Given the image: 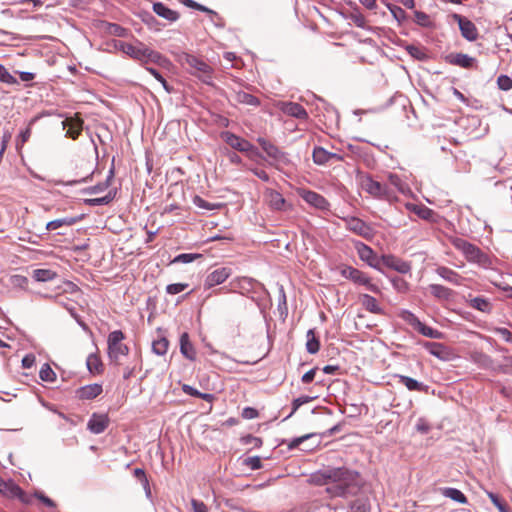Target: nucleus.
<instances>
[{
    "label": "nucleus",
    "instance_id": "nucleus-1",
    "mask_svg": "<svg viewBox=\"0 0 512 512\" xmlns=\"http://www.w3.org/2000/svg\"><path fill=\"white\" fill-rule=\"evenodd\" d=\"M310 482L315 485L331 484L326 488L332 497H347L358 490V473L344 467L326 468L313 473Z\"/></svg>",
    "mask_w": 512,
    "mask_h": 512
},
{
    "label": "nucleus",
    "instance_id": "nucleus-2",
    "mask_svg": "<svg viewBox=\"0 0 512 512\" xmlns=\"http://www.w3.org/2000/svg\"><path fill=\"white\" fill-rule=\"evenodd\" d=\"M114 47L132 59L140 62L159 63L162 59V55L160 53L150 49L139 40H135L134 43L117 41L115 42Z\"/></svg>",
    "mask_w": 512,
    "mask_h": 512
},
{
    "label": "nucleus",
    "instance_id": "nucleus-3",
    "mask_svg": "<svg viewBox=\"0 0 512 512\" xmlns=\"http://www.w3.org/2000/svg\"><path fill=\"white\" fill-rule=\"evenodd\" d=\"M177 61L184 66L191 75L197 77L203 83L207 85L213 84L214 70L204 60L183 52L178 55Z\"/></svg>",
    "mask_w": 512,
    "mask_h": 512
},
{
    "label": "nucleus",
    "instance_id": "nucleus-4",
    "mask_svg": "<svg viewBox=\"0 0 512 512\" xmlns=\"http://www.w3.org/2000/svg\"><path fill=\"white\" fill-rule=\"evenodd\" d=\"M451 243L462 252L468 262L475 263L485 269L492 266L491 258L474 244L459 237L452 238Z\"/></svg>",
    "mask_w": 512,
    "mask_h": 512
},
{
    "label": "nucleus",
    "instance_id": "nucleus-5",
    "mask_svg": "<svg viewBox=\"0 0 512 512\" xmlns=\"http://www.w3.org/2000/svg\"><path fill=\"white\" fill-rule=\"evenodd\" d=\"M125 335L120 330H114L110 332L107 339L108 344V356L112 362L119 365L120 356H126L129 353V348L126 344H123Z\"/></svg>",
    "mask_w": 512,
    "mask_h": 512
},
{
    "label": "nucleus",
    "instance_id": "nucleus-6",
    "mask_svg": "<svg viewBox=\"0 0 512 512\" xmlns=\"http://www.w3.org/2000/svg\"><path fill=\"white\" fill-rule=\"evenodd\" d=\"M220 137L231 148L240 152L247 153L248 157L251 159H255L256 157L260 156L257 148H255L249 141L232 132L224 131L221 133Z\"/></svg>",
    "mask_w": 512,
    "mask_h": 512
},
{
    "label": "nucleus",
    "instance_id": "nucleus-7",
    "mask_svg": "<svg viewBox=\"0 0 512 512\" xmlns=\"http://www.w3.org/2000/svg\"><path fill=\"white\" fill-rule=\"evenodd\" d=\"M361 186L363 190L375 198L384 199L390 202L397 199L390 187L373 180L371 177H364L362 179Z\"/></svg>",
    "mask_w": 512,
    "mask_h": 512
},
{
    "label": "nucleus",
    "instance_id": "nucleus-8",
    "mask_svg": "<svg viewBox=\"0 0 512 512\" xmlns=\"http://www.w3.org/2000/svg\"><path fill=\"white\" fill-rule=\"evenodd\" d=\"M345 223H346V228L349 231H351L365 239H371L374 236V231L370 227V225H368L367 223H365L363 220H361L359 218H356V217L347 218L345 220Z\"/></svg>",
    "mask_w": 512,
    "mask_h": 512
},
{
    "label": "nucleus",
    "instance_id": "nucleus-9",
    "mask_svg": "<svg viewBox=\"0 0 512 512\" xmlns=\"http://www.w3.org/2000/svg\"><path fill=\"white\" fill-rule=\"evenodd\" d=\"M231 275V269L227 267L217 268L205 277L203 287L204 289H211L214 286L224 283Z\"/></svg>",
    "mask_w": 512,
    "mask_h": 512
},
{
    "label": "nucleus",
    "instance_id": "nucleus-10",
    "mask_svg": "<svg viewBox=\"0 0 512 512\" xmlns=\"http://www.w3.org/2000/svg\"><path fill=\"white\" fill-rule=\"evenodd\" d=\"M299 195L307 204L316 209L328 210L329 208V202L322 195L314 191L302 189L299 191Z\"/></svg>",
    "mask_w": 512,
    "mask_h": 512
},
{
    "label": "nucleus",
    "instance_id": "nucleus-11",
    "mask_svg": "<svg viewBox=\"0 0 512 512\" xmlns=\"http://www.w3.org/2000/svg\"><path fill=\"white\" fill-rule=\"evenodd\" d=\"M275 106L283 113L295 117L297 119H306L308 114L304 107L295 102L278 101Z\"/></svg>",
    "mask_w": 512,
    "mask_h": 512
},
{
    "label": "nucleus",
    "instance_id": "nucleus-12",
    "mask_svg": "<svg viewBox=\"0 0 512 512\" xmlns=\"http://www.w3.org/2000/svg\"><path fill=\"white\" fill-rule=\"evenodd\" d=\"M453 17L458 22L461 34L465 39H467L468 41H474L477 39V29L470 20L458 14H454Z\"/></svg>",
    "mask_w": 512,
    "mask_h": 512
},
{
    "label": "nucleus",
    "instance_id": "nucleus-13",
    "mask_svg": "<svg viewBox=\"0 0 512 512\" xmlns=\"http://www.w3.org/2000/svg\"><path fill=\"white\" fill-rule=\"evenodd\" d=\"M383 264L391 268L401 274H406L411 271V264L407 261H404L394 255H383L382 256Z\"/></svg>",
    "mask_w": 512,
    "mask_h": 512
},
{
    "label": "nucleus",
    "instance_id": "nucleus-14",
    "mask_svg": "<svg viewBox=\"0 0 512 512\" xmlns=\"http://www.w3.org/2000/svg\"><path fill=\"white\" fill-rule=\"evenodd\" d=\"M423 347L436 358L447 361L450 359V350L442 343L438 342H424Z\"/></svg>",
    "mask_w": 512,
    "mask_h": 512
},
{
    "label": "nucleus",
    "instance_id": "nucleus-15",
    "mask_svg": "<svg viewBox=\"0 0 512 512\" xmlns=\"http://www.w3.org/2000/svg\"><path fill=\"white\" fill-rule=\"evenodd\" d=\"M83 121L78 117H68L62 121L63 129L66 130V136L76 139L82 131Z\"/></svg>",
    "mask_w": 512,
    "mask_h": 512
},
{
    "label": "nucleus",
    "instance_id": "nucleus-16",
    "mask_svg": "<svg viewBox=\"0 0 512 512\" xmlns=\"http://www.w3.org/2000/svg\"><path fill=\"white\" fill-rule=\"evenodd\" d=\"M109 419L107 415L104 414H93L90 420L88 421L87 428L90 432L94 434H100L105 431L108 427Z\"/></svg>",
    "mask_w": 512,
    "mask_h": 512
},
{
    "label": "nucleus",
    "instance_id": "nucleus-17",
    "mask_svg": "<svg viewBox=\"0 0 512 512\" xmlns=\"http://www.w3.org/2000/svg\"><path fill=\"white\" fill-rule=\"evenodd\" d=\"M435 271L439 277L455 286L463 284L464 278L446 266H438Z\"/></svg>",
    "mask_w": 512,
    "mask_h": 512
},
{
    "label": "nucleus",
    "instance_id": "nucleus-18",
    "mask_svg": "<svg viewBox=\"0 0 512 512\" xmlns=\"http://www.w3.org/2000/svg\"><path fill=\"white\" fill-rule=\"evenodd\" d=\"M312 157L313 161L318 165H324L332 159H336L337 161L342 160V157L340 155L328 152L323 147H315L313 150Z\"/></svg>",
    "mask_w": 512,
    "mask_h": 512
},
{
    "label": "nucleus",
    "instance_id": "nucleus-19",
    "mask_svg": "<svg viewBox=\"0 0 512 512\" xmlns=\"http://www.w3.org/2000/svg\"><path fill=\"white\" fill-rule=\"evenodd\" d=\"M359 302L366 311L373 314H383V309L373 296L369 294H361L359 296Z\"/></svg>",
    "mask_w": 512,
    "mask_h": 512
},
{
    "label": "nucleus",
    "instance_id": "nucleus-20",
    "mask_svg": "<svg viewBox=\"0 0 512 512\" xmlns=\"http://www.w3.org/2000/svg\"><path fill=\"white\" fill-rule=\"evenodd\" d=\"M0 493L12 498H21L23 495L21 488L12 480L5 481L2 478H0Z\"/></svg>",
    "mask_w": 512,
    "mask_h": 512
},
{
    "label": "nucleus",
    "instance_id": "nucleus-21",
    "mask_svg": "<svg viewBox=\"0 0 512 512\" xmlns=\"http://www.w3.org/2000/svg\"><path fill=\"white\" fill-rule=\"evenodd\" d=\"M102 392V386L100 384H89L85 385L77 390V396L83 400H90L96 398Z\"/></svg>",
    "mask_w": 512,
    "mask_h": 512
},
{
    "label": "nucleus",
    "instance_id": "nucleus-22",
    "mask_svg": "<svg viewBox=\"0 0 512 512\" xmlns=\"http://www.w3.org/2000/svg\"><path fill=\"white\" fill-rule=\"evenodd\" d=\"M447 59L449 63L462 68H471L476 62L475 58L462 53L450 54Z\"/></svg>",
    "mask_w": 512,
    "mask_h": 512
},
{
    "label": "nucleus",
    "instance_id": "nucleus-23",
    "mask_svg": "<svg viewBox=\"0 0 512 512\" xmlns=\"http://www.w3.org/2000/svg\"><path fill=\"white\" fill-rule=\"evenodd\" d=\"M253 280L248 277H238L233 279L230 285L231 292H240L243 294L244 292L249 291L252 288Z\"/></svg>",
    "mask_w": 512,
    "mask_h": 512
},
{
    "label": "nucleus",
    "instance_id": "nucleus-24",
    "mask_svg": "<svg viewBox=\"0 0 512 512\" xmlns=\"http://www.w3.org/2000/svg\"><path fill=\"white\" fill-rule=\"evenodd\" d=\"M153 11L160 17L170 21L174 22L179 18V14L168 8L166 5H164L161 2H157L153 4Z\"/></svg>",
    "mask_w": 512,
    "mask_h": 512
},
{
    "label": "nucleus",
    "instance_id": "nucleus-25",
    "mask_svg": "<svg viewBox=\"0 0 512 512\" xmlns=\"http://www.w3.org/2000/svg\"><path fill=\"white\" fill-rule=\"evenodd\" d=\"M266 198L272 209L280 211L285 208L286 201L279 192L275 190H268L266 192Z\"/></svg>",
    "mask_w": 512,
    "mask_h": 512
},
{
    "label": "nucleus",
    "instance_id": "nucleus-26",
    "mask_svg": "<svg viewBox=\"0 0 512 512\" xmlns=\"http://www.w3.org/2000/svg\"><path fill=\"white\" fill-rule=\"evenodd\" d=\"M180 351L184 357L189 360H194L196 356L195 349L190 342L188 333H183L180 336Z\"/></svg>",
    "mask_w": 512,
    "mask_h": 512
},
{
    "label": "nucleus",
    "instance_id": "nucleus-27",
    "mask_svg": "<svg viewBox=\"0 0 512 512\" xmlns=\"http://www.w3.org/2000/svg\"><path fill=\"white\" fill-rule=\"evenodd\" d=\"M266 154L273 160L274 165L279 164H287L288 158L287 155L282 152L278 147H276L274 144H271L268 146L265 150Z\"/></svg>",
    "mask_w": 512,
    "mask_h": 512
},
{
    "label": "nucleus",
    "instance_id": "nucleus-28",
    "mask_svg": "<svg viewBox=\"0 0 512 512\" xmlns=\"http://www.w3.org/2000/svg\"><path fill=\"white\" fill-rule=\"evenodd\" d=\"M388 184L389 186L395 188L398 192L403 195H409L411 193V189L407 183H405L398 175L389 174L388 176Z\"/></svg>",
    "mask_w": 512,
    "mask_h": 512
},
{
    "label": "nucleus",
    "instance_id": "nucleus-29",
    "mask_svg": "<svg viewBox=\"0 0 512 512\" xmlns=\"http://www.w3.org/2000/svg\"><path fill=\"white\" fill-rule=\"evenodd\" d=\"M405 207L415 213L417 216H419L421 219L424 220H431L433 218L434 212L430 208L424 206V205H416L413 203H407Z\"/></svg>",
    "mask_w": 512,
    "mask_h": 512
},
{
    "label": "nucleus",
    "instance_id": "nucleus-30",
    "mask_svg": "<svg viewBox=\"0 0 512 512\" xmlns=\"http://www.w3.org/2000/svg\"><path fill=\"white\" fill-rule=\"evenodd\" d=\"M429 291L435 298L440 300H449L453 295L451 289L440 284L429 285Z\"/></svg>",
    "mask_w": 512,
    "mask_h": 512
},
{
    "label": "nucleus",
    "instance_id": "nucleus-31",
    "mask_svg": "<svg viewBox=\"0 0 512 512\" xmlns=\"http://www.w3.org/2000/svg\"><path fill=\"white\" fill-rule=\"evenodd\" d=\"M356 249H357L359 258L362 261L367 262L371 267H376V265L373 264L375 255H374L373 250L369 246L365 245L364 243H357Z\"/></svg>",
    "mask_w": 512,
    "mask_h": 512
},
{
    "label": "nucleus",
    "instance_id": "nucleus-32",
    "mask_svg": "<svg viewBox=\"0 0 512 512\" xmlns=\"http://www.w3.org/2000/svg\"><path fill=\"white\" fill-rule=\"evenodd\" d=\"M340 274L346 278L354 282L355 284H359L364 273L352 266H343L340 269Z\"/></svg>",
    "mask_w": 512,
    "mask_h": 512
},
{
    "label": "nucleus",
    "instance_id": "nucleus-33",
    "mask_svg": "<svg viewBox=\"0 0 512 512\" xmlns=\"http://www.w3.org/2000/svg\"><path fill=\"white\" fill-rule=\"evenodd\" d=\"M235 101L239 104L257 107L260 105V100L254 95L245 91H238L235 93Z\"/></svg>",
    "mask_w": 512,
    "mask_h": 512
},
{
    "label": "nucleus",
    "instance_id": "nucleus-34",
    "mask_svg": "<svg viewBox=\"0 0 512 512\" xmlns=\"http://www.w3.org/2000/svg\"><path fill=\"white\" fill-rule=\"evenodd\" d=\"M470 358L473 363L477 364L481 368H490L493 364L491 357L480 351L472 352Z\"/></svg>",
    "mask_w": 512,
    "mask_h": 512
},
{
    "label": "nucleus",
    "instance_id": "nucleus-35",
    "mask_svg": "<svg viewBox=\"0 0 512 512\" xmlns=\"http://www.w3.org/2000/svg\"><path fill=\"white\" fill-rule=\"evenodd\" d=\"M469 306L478 310V311H481V312H484V313H490L491 310H492V305L491 303L489 302L488 299L484 298V297H474L472 298L470 301H469Z\"/></svg>",
    "mask_w": 512,
    "mask_h": 512
},
{
    "label": "nucleus",
    "instance_id": "nucleus-36",
    "mask_svg": "<svg viewBox=\"0 0 512 512\" xmlns=\"http://www.w3.org/2000/svg\"><path fill=\"white\" fill-rule=\"evenodd\" d=\"M398 378L400 383H402L410 391H423L426 388L423 383L409 376L398 375Z\"/></svg>",
    "mask_w": 512,
    "mask_h": 512
},
{
    "label": "nucleus",
    "instance_id": "nucleus-37",
    "mask_svg": "<svg viewBox=\"0 0 512 512\" xmlns=\"http://www.w3.org/2000/svg\"><path fill=\"white\" fill-rule=\"evenodd\" d=\"M75 223H76V218H73V217L56 219V220H52V221L48 222L46 224V229L48 231H53V230L59 229L62 226H72Z\"/></svg>",
    "mask_w": 512,
    "mask_h": 512
},
{
    "label": "nucleus",
    "instance_id": "nucleus-38",
    "mask_svg": "<svg viewBox=\"0 0 512 512\" xmlns=\"http://www.w3.org/2000/svg\"><path fill=\"white\" fill-rule=\"evenodd\" d=\"M419 333H421L423 336L432 338V339H442L444 337V334L436 330L430 326L425 325L424 323H420V325L416 329Z\"/></svg>",
    "mask_w": 512,
    "mask_h": 512
},
{
    "label": "nucleus",
    "instance_id": "nucleus-39",
    "mask_svg": "<svg viewBox=\"0 0 512 512\" xmlns=\"http://www.w3.org/2000/svg\"><path fill=\"white\" fill-rule=\"evenodd\" d=\"M306 349L310 354H316L320 349V343L315 336L314 330L310 329L307 332Z\"/></svg>",
    "mask_w": 512,
    "mask_h": 512
},
{
    "label": "nucleus",
    "instance_id": "nucleus-40",
    "mask_svg": "<svg viewBox=\"0 0 512 512\" xmlns=\"http://www.w3.org/2000/svg\"><path fill=\"white\" fill-rule=\"evenodd\" d=\"M56 276H57L56 272L51 269H36L33 272V278L39 282L51 281Z\"/></svg>",
    "mask_w": 512,
    "mask_h": 512
},
{
    "label": "nucleus",
    "instance_id": "nucleus-41",
    "mask_svg": "<svg viewBox=\"0 0 512 512\" xmlns=\"http://www.w3.org/2000/svg\"><path fill=\"white\" fill-rule=\"evenodd\" d=\"M443 495L461 504H465L467 502L466 496L459 489L456 488H445L443 490Z\"/></svg>",
    "mask_w": 512,
    "mask_h": 512
},
{
    "label": "nucleus",
    "instance_id": "nucleus-42",
    "mask_svg": "<svg viewBox=\"0 0 512 512\" xmlns=\"http://www.w3.org/2000/svg\"><path fill=\"white\" fill-rule=\"evenodd\" d=\"M86 365H87L88 370H89L91 373H100V372H101V368H102L101 360H100V358H99L96 354H94V353H91V354L87 357Z\"/></svg>",
    "mask_w": 512,
    "mask_h": 512
},
{
    "label": "nucleus",
    "instance_id": "nucleus-43",
    "mask_svg": "<svg viewBox=\"0 0 512 512\" xmlns=\"http://www.w3.org/2000/svg\"><path fill=\"white\" fill-rule=\"evenodd\" d=\"M399 317L415 329H417L421 323V321L418 319V317H416L414 313L406 309L400 311Z\"/></svg>",
    "mask_w": 512,
    "mask_h": 512
},
{
    "label": "nucleus",
    "instance_id": "nucleus-44",
    "mask_svg": "<svg viewBox=\"0 0 512 512\" xmlns=\"http://www.w3.org/2000/svg\"><path fill=\"white\" fill-rule=\"evenodd\" d=\"M168 340L166 338H160L152 343V351L157 355H165L168 350Z\"/></svg>",
    "mask_w": 512,
    "mask_h": 512
},
{
    "label": "nucleus",
    "instance_id": "nucleus-45",
    "mask_svg": "<svg viewBox=\"0 0 512 512\" xmlns=\"http://www.w3.org/2000/svg\"><path fill=\"white\" fill-rule=\"evenodd\" d=\"M39 377L42 381L54 382L56 379V374L49 366V364H44L39 371Z\"/></svg>",
    "mask_w": 512,
    "mask_h": 512
},
{
    "label": "nucleus",
    "instance_id": "nucleus-46",
    "mask_svg": "<svg viewBox=\"0 0 512 512\" xmlns=\"http://www.w3.org/2000/svg\"><path fill=\"white\" fill-rule=\"evenodd\" d=\"M393 288L399 293H406L409 291V283L400 277H393L390 279Z\"/></svg>",
    "mask_w": 512,
    "mask_h": 512
},
{
    "label": "nucleus",
    "instance_id": "nucleus-47",
    "mask_svg": "<svg viewBox=\"0 0 512 512\" xmlns=\"http://www.w3.org/2000/svg\"><path fill=\"white\" fill-rule=\"evenodd\" d=\"M200 257H201V255L197 254V253H182V254L177 255L174 258L173 262L187 264V263L193 262L194 260H196Z\"/></svg>",
    "mask_w": 512,
    "mask_h": 512
},
{
    "label": "nucleus",
    "instance_id": "nucleus-48",
    "mask_svg": "<svg viewBox=\"0 0 512 512\" xmlns=\"http://www.w3.org/2000/svg\"><path fill=\"white\" fill-rule=\"evenodd\" d=\"M0 82L10 85L17 83V79L2 64H0Z\"/></svg>",
    "mask_w": 512,
    "mask_h": 512
},
{
    "label": "nucleus",
    "instance_id": "nucleus-49",
    "mask_svg": "<svg viewBox=\"0 0 512 512\" xmlns=\"http://www.w3.org/2000/svg\"><path fill=\"white\" fill-rule=\"evenodd\" d=\"M358 285H363L370 292L380 294L381 289L376 284L372 283L371 279L364 273L360 283Z\"/></svg>",
    "mask_w": 512,
    "mask_h": 512
},
{
    "label": "nucleus",
    "instance_id": "nucleus-50",
    "mask_svg": "<svg viewBox=\"0 0 512 512\" xmlns=\"http://www.w3.org/2000/svg\"><path fill=\"white\" fill-rule=\"evenodd\" d=\"M193 203L196 207L205 209V210H214L219 207L218 204L209 203L199 196L194 197Z\"/></svg>",
    "mask_w": 512,
    "mask_h": 512
},
{
    "label": "nucleus",
    "instance_id": "nucleus-51",
    "mask_svg": "<svg viewBox=\"0 0 512 512\" xmlns=\"http://www.w3.org/2000/svg\"><path fill=\"white\" fill-rule=\"evenodd\" d=\"M10 284L13 287L26 288L28 285V278L23 275H12L10 277Z\"/></svg>",
    "mask_w": 512,
    "mask_h": 512
},
{
    "label": "nucleus",
    "instance_id": "nucleus-52",
    "mask_svg": "<svg viewBox=\"0 0 512 512\" xmlns=\"http://www.w3.org/2000/svg\"><path fill=\"white\" fill-rule=\"evenodd\" d=\"M107 31L111 35L125 37L128 34V30L118 24H109Z\"/></svg>",
    "mask_w": 512,
    "mask_h": 512
},
{
    "label": "nucleus",
    "instance_id": "nucleus-53",
    "mask_svg": "<svg viewBox=\"0 0 512 512\" xmlns=\"http://www.w3.org/2000/svg\"><path fill=\"white\" fill-rule=\"evenodd\" d=\"M497 84L501 90L508 91L512 88V79L507 75H500Z\"/></svg>",
    "mask_w": 512,
    "mask_h": 512
},
{
    "label": "nucleus",
    "instance_id": "nucleus-54",
    "mask_svg": "<svg viewBox=\"0 0 512 512\" xmlns=\"http://www.w3.org/2000/svg\"><path fill=\"white\" fill-rule=\"evenodd\" d=\"M188 287L187 283H173L166 287V292L171 295L181 293Z\"/></svg>",
    "mask_w": 512,
    "mask_h": 512
},
{
    "label": "nucleus",
    "instance_id": "nucleus-55",
    "mask_svg": "<svg viewBox=\"0 0 512 512\" xmlns=\"http://www.w3.org/2000/svg\"><path fill=\"white\" fill-rule=\"evenodd\" d=\"M146 69H147V71H148L152 76H154V78H155L157 81H159V82L162 84L163 88H164L167 92H170V91H171V89H170V87H169V85H168L167 81L164 79V77H163V76H162V75H161V74H160L156 69L151 68V67H148V68H146Z\"/></svg>",
    "mask_w": 512,
    "mask_h": 512
},
{
    "label": "nucleus",
    "instance_id": "nucleus-56",
    "mask_svg": "<svg viewBox=\"0 0 512 512\" xmlns=\"http://www.w3.org/2000/svg\"><path fill=\"white\" fill-rule=\"evenodd\" d=\"M244 462L251 470H258L262 467L261 459L258 456L248 457Z\"/></svg>",
    "mask_w": 512,
    "mask_h": 512
},
{
    "label": "nucleus",
    "instance_id": "nucleus-57",
    "mask_svg": "<svg viewBox=\"0 0 512 512\" xmlns=\"http://www.w3.org/2000/svg\"><path fill=\"white\" fill-rule=\"evenodd\" d=\"M349 18L357 27L364 28L366 26V19L359 12L351 13Z\"/></svg>",
    "mask_w": 512,
    "mask_h": 512
},
{
    "label": "nucleus",
    "instance_id": "nucleus-58",
    "mask_svg": "<svg viewBox=\"0 0 512 512\" xmlns=\"http://www.w3.org/2000/svg\"><path fill=\"white\" fill-rule=\"evenodd\" d=\"M492 331L501 336L506 342H512V333L504 327H495Z\"/></svg>",
    "mask_w": 512,
    "mask_h": 512
},
{
    "label": "nucleus",
    "instance_id": "nucleus-59",
    "mask_svg": "<svg viewBox=\"0 0 512 512\" xmlns=\"http://www.w3.org/2000/svg\"><path fill=\"white\" fill-rule=\"evenodd\" d=\"M313 399H314V397H310V396H300V397L294 399V401L292 403V405H293L292 413H294L296 410H298L299 407H301L302 405L311 402Z\"/></svg>",
    "mask_w": 512,
    "mask_h": 512
},
{
    "label": "nucleus",
    "instance_id": "nucleus-60",
    "mask_svg": "<svg viewBox=\"0 0 512 512\" xmlns=\"http://www.w3.org/2000/svg\"><path fill=\"white\" fill-rule=\"evenodd\" d=\"M113 176H114V171H113V169H110L105 183L98 184V185H95L94 187H92L91 188L92 192L93 193H98V192L103 191L105 188H107L110 185V181L113 178Z\"/></svg>",
    "mask_w": 512,
    "mask_h": 512
},
{
    "label": "nucleus",
    "instance_id": "nucleus-61",
    "mask_svg": "<svg viewBox=\"0 0 512 512\" xmlns=\"http://www.w3.org/2000/svg\"><path fill=\"white\" fill-rule=\"evenodd\" d=\"M430 425L424 418H419L416 423V430L421 434H427L430 431Z\"/></svg>",
    "mask_w": 512,
    "mask_h": 512
},
{
    "label": "nucleus",
    "instance_id": "nucleus-62",
    "mask_svg": "<svg viewBox=\"0 0 512 512\" xmlns=\"http://www.w3.org/2000/svg\"><path fill=\"white\" fill-rule=\"evenodd\" d=\"M408 53L416 59H423L425 54L424 52L417 46L410 45L407 47Z\"/></svg>",
    "mask_w": 512,
    "mask_h": 512
},
{
    "label": "nucleus",
    "instance_id": "nucleus-63",
    "mask_svg": "<svg viewBox=\"0 0 512 512\" xmlns=\"http://www.w3.org/2000/svg\"><path fill=\"white\" fill-rule=\"evenodd\" d=\"M348 512H367V506L364 502L357 500L350 505Z\"/></svg>",
    "mask_w": 512,
    "mask_h": 512
},
{
    "label": "nucleus",
    "instance_id": "nucleus-64",
    "mask_svg": "<svg viewBox=\"0 0 512 512\" xmlns=\"http://www.w3.org/2000/svg\"><path fill=\"white\" fill-rule=\"evenodd\" d=\"M191 506H192L193 512H207L206 505L201 501L192 499Z\"/></svg>",
    "mask_w": 512,
    "mask_h": 512
}]
</instances>
